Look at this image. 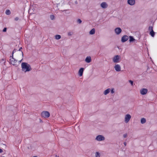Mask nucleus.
I'll return each instance as SVG.
<instances>
[{"label": "nucleus", "instance_id": "1", "mask_svg": "<svg viewBox=\"0 0 157 157\" xmlns=\"http://www.w3.org/2000/svg\"><path fill=\"white\" fill-rule=\"evenodd\" d=\"M21 67L22 71L24 73L30 71L32 70L30 65L26 63H22Z\"/></svg>", "mask_w": 157, "mask_h": 157}, {"label": "nucleus", "instance_id": "2", "mask_svg": "<svg viewBox=\"0 0 157 157\" xmlns=\"http://www.w3.org/2000/svg\"><path fill=\"white\" fill-rule=\"evenodd\" d=\"M112 60L114 63H119L121 60V56L119 55H116L112 57Z\"/></svg>", "mask_w": 157, "mask_h": 157}, {"label": "nucleus", "instance_id": "3", "mask_svg": "<svg viewBox=\"0 0 157 157\" xmlns=\"http://www.w3.org/2000/svg\"><path fill=\"white\" fill-rule=\"evenodd\" d=\"M16 51V50L14 49L12 53V57L10 59V63L14 66H17L18 65L17 63V60L15 59L14 58H13V54L14 53H15Z\"/></svg>", "mask_w": 157, "mask_h": 157}, {"label": "nucleus", "instance_id": "4", "mask_svg": "<svg viewBox=\"0 0 157 157\" xmlns=\"http://www.w3.org/2000/svg\"><path fill=\"white\" fill-rule=\"evenodd\" d=\"M115 89L114 88H108L104 91L103 94L104 95H106L110 92L111 94H113L115 93Z\"/></svg>", "mask_w": 157, "mask_h": 157}, {"label": "nucleus", "instance_id": "5", "mask_svg": "<svg viewBox=\"0 0 157 157\" xmlns=\"http://www.w3.org/2000/svg\"><path fill=\"white\" fill-rule=\"evenodd\" d=\"M132 118L131 115L128 113L124 115V121L125 123H128Z\"/></svg>", "mask_w": 157, "mask_h": 157}, {"label": "nucleus", "instance_id": "6", "mask_svg": "<svg viewBox=\"0 0 157 157\" xmlns=\"http://www.w3.org/2000/svg\"><path fill=\"white\" fill-rule=\"evenodd\" d=\"M95 140L97 141L101 142L105 140V138L103 135H99L96 136Z\"/></svg>", "mask_w": 157, "mask_h": 157}, {"label": "nucleus", "instance_id": "7", "mask_svg": "<svg viewBox=\"0 0 157 157\" xmlns=\"http://www.w3.org/2000/svg\"><path fill=\"white\" fill-rule=\"evenodd\" d=\"M41 115L42 117L44 118H47L50 116V114L48 111H44L42 112Z\"/></svg>", "mask_w": 157, "mask_h": 157}, {"label": "nucleus", "instance_id": "8", "mask_svg": "<svg viewBox=\"0 0 157 157\" xmlns=\"http://www.w3.org/2000/svg\"><path fill=\"white\" fill-rule=\"evenodd\" d=\"M114 68L117 72H120L121 71V67L120 65L116 63L114 66Z\"/></svg>", "mask_w": 157, "mask_h": 157}, {"label": "nucleus", "instance_id": "9", "mask_svg": "<svg viewBox=\"0 0 157 157\" xmlns=\"http://www.w3.org/2000/svg\"><path fill=\"white\" fill-rule=\"evenodd\" d=\"M115 33L117 35H120L122 32V29L120 27H117L115 28L114 30Z\"/></svg>", "mask_w": 157, "mask_h": 157}, {"label": "nucleus", "instance_id": "10", "mask_svg": "<svg viewBox=\"0 0 157 157\" xmlns=\"http://www.w3.org/2000/svg\"><path fill=\"white\" fill-rule=\"evenodd\" d=\"M148 92V90L146 88H142L140 90V94L142 95L146 94Z\"/></svg>", "mask_w": 157, "mask_h": 157}, {"label": "nucleus", "instance_id": "11", "mask_svg": "<svg viewBox=\"0 0 157 157\" xmlns=\"http://www.w3.org/2000/svg\"><path fill=\"white\" fill-rule=\"evenodd\" d=\"M84 70V68L83 67H81L79 69L78 72V75L79 76L81 77L82 76Z\"/></svg>", "mask_w": 157, "mask_h": 157}, {"label": "nucleus", "instance_id": "12", "mask_svg": "<svg viewBox=\"0 0 157 157\" xmlns=\"http://www.w3.org/2000/svg\"><path fill=\"white\" fill-rule=\"evenodd\" d=\"M127 3L131 6H134L136 3L135 0H127Z\"/></svg>", "mask_w": 157, "mask_h": 157}, {"label": "nucleus", "instance_id": "13", "mask_svg": "<svg viewBox=\"0 0 157 157\" xmlns=\"http://www.w3.org/2000/svg\"><path fill=\"white\" fill-rule=\"evenodd\" d=\"M101 7L103 9H106L108 6V5L106 2H103L100 4Z\"/></svg>", "mask_w": 157, "mask_h": 157}, {"label": "nucleus", "instance_id": "14", "mask_svg": "<svg viewBox=\"0 0 157 157\" xmlns=\"http://www.w3.org/2000/svg\"><path fill=\"white\" fill-rule=\"evenodd\" d=\"M20 49H20L19 50V51L17 52V54L18 55L20 56H21L22 57V59L18 61V63H20L21 62V61L22 60V59H23L22 57H23V52L21 51H20Z\"/></svg>", "mask_w": 157, "mask_h": 157}, {"label": "nucleus", "instance_id": "15", "mask_svg": "<svg viewBox=\"0 0 157 157\" xmlns=\"http://www.w3.org/2000/svg\"><path fill=\"white\" fill-rule=\"evenodd\" d=\"M128 39V36L127 35H124L123 36L121 39V41L122 42L124 43L127 41Z\"/></svg>", "mask_w": 157, "mask_h": 157}, {"label": "nucleus", "instance_id": "16", "mask_svg": "<svg viewBox=\"0 0 157 157\" xmlns=\"http://www.w3.org/2000/svg\"><path fill=\"white\" fill-rule=\"evenodd\" d=\"M91 58L90 56H87L85 59V62L87 63H89L91 62Z\"/></svg>", "mask_w": 157, "mask_h": 157}, {"label": "nucleus", "instance_id": "17", "mask_svg": "<svg viewBox=\"0 0 157 157\" xmlns=\"http://www.w3.org/2000/svg\"><path fill=\"white\" fill-rule=\"evenodd\" d=\"M95 33V29L94 28L92 29L89 32V34L90 35H92L94 34Z\"/></svg>", "mask_w": 157, "mask_h": 157}, {"label": "nucleus", "instance_id": "18", "mask_svg": "<svg viewBox=\"0 0 157 157\" xmlns=\"http://www.w3.org/2000/svg\"><path fill=\"white\" fill-rule=\"evenodd\" d=\"M150 29H151V31H150V34L153 37L154 36L155 33L153 31V30L152 29V27L150 26Z\"/></svg>", "mask_w": 157, "mask_h": 157}, {"label": "nucleus", "instance_id": "19", "mask_svg": "<svg viewBox=\"0 0 157 157\" xmlns=\"http://www.w3.org/2000/svg\"><path fill=\"white\" fill-rule=\"evenodd\" d=\"M146 121L145 118H142L141 119L140 122L142 124H144L146 122Z\"/></svg>", "mask_w": 157, "mask_h": 157}, {"label": "nucleus", "instance_id": "20", "mask_svg": "<svg viewBox=\"0 0 157 157\" xmlns=\"http://www.w3.org/2000/svg\"><path fill=\"white\" fill-rule=\"evenodd\" d=\"M55 37L56 40H58L61 38V36L59 35H56L55 36Z\"/></svg>", "mask_w": 157, "mask_h": 157}, {"label": "nucleus", "instance_id": "21", "mask_svg": "<svg viewBox=\"0 0 157 157\" xmlns=\"http://www.w3.org/2000/svg\"><path fill=\"white\" fill-rule=\"evenodd\" d=\"M135 40V39H134L132 36H129V41L130 42H133Z\"/></svg>", "mask_w": 157, "mask_h": 157}, {"label": "nucleus", "instance_id": "22", "mask_svg": "<svg viewBox=\"0 0 157 157\" xmlns=\"http://www.w3.org/2000/svg\"><path fill=\"white\" fill-rule=\"evenodd\" d=\"M95 157H100L101 154L100 153L98 152H96L95 154Z\"/></svg>", "mask_w": 157, "mask_h": 157}, {"label": "nucleus", "instance_id": "23", "mask_svg": "<svg viewBox=\"0 0 157 157\" xmlns=\"http://www.w3.org/2000/svg\"><path fill=\"white\" fill-rule=\"evenodd\" d=\"M5 13L7 15H10L11 14V12L9 10H7L5 12Z\"/></svg>", "mask_w": 157, "mask_h": 157}, {"label": "nucleus", "instance_id": "24", "mask_svg": "<svg viewBox=\"0 0 157 157\" xmlns=\"http://www.w3.org/2000/svg\"><path fill=\"white\" fill-rule=\"evenodd\" d=\"M128 135L127 133H125L123 135V137L124 138H126L128 137Z\"/></svg>", "mask_w": 157, "mask_h": 157}, {"label": "nucleus", "instance_id": "25", "mask_svg": "<svg viewBox=\"0 0 157 157\" xmlns=\"http://www.w3.org/2000/svg\"><path fill=\"white\" fill-rule=\"evenodd\" d=\"M73 34V33L72 32L70 31L68 33L67 35L68 36H72Z\"/></svg>", "mask_w": 157, "mask_h": 157}, {"label": "nucleus", "instance_id": "26", "mask_svg": "<svg viewBox=\"0 0 157 157\" xmlns=\"http://www.w3.org/2000/svg\"><path fill=\"white\" fill-rule=\"evenodd\" d=\"M129 82L130 83L131 86H133V82L131 80H129Z\"/></svg>", "mask_w": 157, "mask_h": 157}, {"label": "nucleus", "instance_id": "27", "mask_svg": "<svg viewBox=\"0 0 157 157\" xmlns=\"http://www.w3.org/2000/svg\"><path fill=\"white\" fill-rule=\"evenodd\" d=\"M77 21L78 23L79 24H81L82 23V21L79 19H78L77 20Z\"/></svg>", "mask_w": 157, "mask_h": 157}, {"label": "nucleus", "instance_id": "28", "mask_svg": "<svg viewBox=\"0 0 157 157\" xmlns=\"http://www.w3.org/2000/svg\"><path fill=\"white\" fill-rule=\"evenodd\" d=\"M6 28H4L3 30V32H6Z\"/></svg>", "mask_w": 157, "mask_h": 157}, {"label": "nucleus", "instance_id": "29", "mask_svg": "<svg viewBox=\"0 0 157 157\" xmlns=\"http://www.w3.org/2000/svg\"><path fill=\"white\" fill-rule=\"evenodd\" d=\"M50 17L51 19L53 20V18L54 17V16L53 15H51L50 16Z\"/></svg>", "mask_w": 157, "mask_h": 157}, {"label": "nucleus", "instance_id": "30", "mask_svg": "<svg viewBox=\"0 0 157 157\" xmlns=\"http://www.w3.org/2000/svg\"><path fill=\"white\" fill-rule=\"evenodd\" d=\"M18 19H19L18 17H16L15 18V21H17V20H18Z\"/></svg>", "mask_w": 157, "mask_h": 157}, {"label": "nucleus", "instance_id": "31", "mask_svg": "<svg viewBox=\"0 0 157 157\" xmlns=\"http://www.w3.org/2000/svg\"><path fill=\"white\" fill-rule=\"evenodd\" d=\"M2 150L0 148V153L2 152Z\"/></svg>", "mask_w": 157, "mask_h": 157}, {"label": "nucleus", "instance_id": "32", "mask_svg": "<svg viewBox=\"0 0 157 157\" xmlns=\"http://www.w3.org/2000/svg\"><path fill=\"white\" fill-rule=\"evenodd\" d=\"M124 145L125 146H126V143L125 142H124Z\"/></svg>", "mask_w": 157, "mask_h": 157}, {"label": "nucleus", "instance_id": "33", "mask_svg": "<svg viewBox=\"0 0 157 157\" xmlns=\"http://www.w3.org/2000/svg\"><path fill=\"white\" fill-rule=\"evenodd\" d=\"M55 157H59V156H57V155H56L55 156Z\"/></svg>", "mask_w": 157, "mask_h": 157}, {"label": "nucleus", "instance_id": "34", "mask_svg": "<svg viewBox=\"0 0 157 157\" xmlns=\"http://www.w3.org/2000/svg\"><path fill=\"white\" fill-rule=\"evenodd\" d=\"M149 30L151 31V29H150V27H149Z\"/></svg>", "mask_w": 157, "mask_h": 157}]
</instances>
